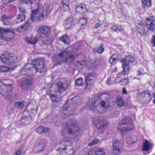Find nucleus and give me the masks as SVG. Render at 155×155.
I'll use <instances>...</instances> for the list:
<instances>
[{"label":"nucleus","mask_w":155,"mask_h":155,"mask_svg":"<svg viewBox=\"0 0 155 155\" xmlns=\"http://www.w3.org/2000/svg\"><path fill=\"white\" fill-rule=\"evenodd\" d=\"M75 57L71 52L67 49L62 50L55 57V62L58 64L64 63L69 64L73 63Z\"/></svg>","instance_id":"nucleus-1"},{"label":"nucleus","mask_w":155,"mask_h":155,"mask_svg":"<svg viewBox=\"0 0 155 155\" xmlns=\"http://www.w3.org/2000/svg\"><path fill=\"white\" fill-rule=\"evenodd\" d=\"M57 88L58 89V92L59 95L55 93V94H50V97L53 101L58 102L61 99V94L66 91L70 85V82L67 81L66 79L63 78L58 81L57 83Z\"/></svg>","instance_id":"nucleus-2"},{"label":"nucleus","mask_w":155,"mask_h":155,"mask_svg":"<svg viewBox=\"0 0 155 155\" xmlns=\"http://www.w3.org/2000/svg\"><path fill=\"white\" fill-rule=\"evenodd\" d=\"M45 61L43 59L38 58L35 59L31 64L32 68L28 66V65L25 66L21 71L22 72L31 70L34 69L36 72H38L40 73L45 72L47 71V67L45 65Z\"/></svg>","instance_id":"nucleus-3"},{"label":"nucleus","mask_w":155,"mask_h":155,"mask_svg":"<svg viewBox=\"0 0 155 155\" xmlns=\"http://www.w3.org/2000/svg\"><path fill=\"white\" fill-rule=\"evenodd\" d=\"M116 58V60L122 63V68L123 71L125 74H128L129 72V67L128 66L130 63H132L134 61V58L131 55L125 56L123 59L121 55L117 54H114V56Z\"/></svg>","instance_id":"nucleus-4"},{"label":"nucleus","mask_w":155,"mask_h":155,"mask_svg":"<svg viewBox=\"0 0 155 155\" xmlns=\"http://www.w3.org/2000/svg\"><path fill=\"white\" fill-rule=\"evenodd\" d=\"M50 11L48 9L42 10L39 8L32 11L31 17V20L35 21L37 20L43 21L49 15Z\"/></svg>","instance_id":"nucleus-5"},{"label":"nucleus","mask_w":155,"mask_h":155,"mask_svg":"<svg viewBox=\"0 0 155 155\" xmlns=\"http://www.w3.org/2000/svg\"><path fill=\"white\" fill-rule=\"evenodd\" d=\"M65 129L69 134H74L79 131V128L77 121L70 119L66 123Z\"/></svg>","instance_id":"nucleus-6"},{"label":"nucleus","mask_w":155,"mask_h":155,"mask_svg":"<svg viewBox=\"0 0 155 155\" xmlns=\"http://www.w3.org/2000/svg\"><path fill=\"white\" fill-rule=\"evenodd\" d=\"M120 125L122 129H118L124 134V131H127L133 129L134 127V125L133 124L132 120L129 117L123 118L120 123Z\"/></svg>","instance_id":"nucleus-7"},{"label":"nucleus","mask_w":155,"mask_h":155,"mask_svg":"<svg viewBox=\"0 0 155 155\" xmlns=\"http://www.w3.org/2000/svg\"><path fill=\"white\" fill-rule=\"evenodd\" d=\"M79 98L78 97L76 96L72 98L71 100H67L66 101V104H67L68 102H70V101H71L72 100H73L74 102L72 103H71L69 107H66L67 110L68 111H70V112L68 113V114H67L63 113L61 115L62 117H68V115L70 116L71 115H72L73 114L74 112L76 109V106H77L78 103V101H75L76 100H78Z\"/></svg>","instance_id":"nucleus-8"},{"label":"nucleus","mask_w":155,"mask_h":155,"mask_svg":"<svg viewBox=\"0 0 155 155\" xmlns=\"http://www.w3.org/2000/svg\"><path fill=\"white\" fill-rule=\"evenodd\" d=\"M97 77V74L93 72L85 75V83L86 84V87L87 89H89L91 87Z\"/></svg>","instance_id":"nucleus-9"},{"label":"nucleus","mask_w":155,"mask_h":155,"mask_svg":"<svg viewBox=\"0 0 155 155\" xmlns=\"http://www.w3.org/2000/svg\"><path fill=\"white\" fill-rule=\"evenodd\" d=\"M139 101L143 104L149 103L151 98L150 93L148 91H144L139 93Z\"/></svg>","instance_id":"nucleus-10"},{"label":"nucleus","mask_w":155,"mask_h":155,"mask_svg":"<svg viewBox=\"0 0 155 155\" xmlns=\"http://www.w3.org/2000/svg\"><path fill=\"white\" fill-rule=\"evenodd\" d=\"M123 144L119 140H116L113 144L111 153L112 155H117L122 151Z\"/></svg>","instance_id":"nucleus-11"},{"label":"nucleus","mask_w":155,"mask_h":155,"mask_svg":"<svg viewBox=\"0 0 155 155\" xmlns=\"http://www.w3.org/2000/svg\"><path fill=\"white\" fill-rule=\"evenodd\" d=\"M34 83L33 79L30 77L27 76L23 78L21 82L22 89H25L31 87Z\"/></svg>","instance_id":"nucleus-12"},{"label":"nucleus","mask_w":155,"mask_h":155,"mask_svg":"<svg viewBox=\"0 0 155 155\" xmlns=\"http://www.w3.org/2000/svg\"><path fill=\"white\" fill-rule=\"evenodd\" d=\"M11 54L9 53H5L0 57L1 61L4 63H6L11 66H15V62L13 59Z\"/></svg>","instance_id":"nucleus-13"},{"label":"nucleus","mask_w":155,"mask_h":155,"mask_svg":"<svg viewBox=\"0 0 155 155\" xmlns=\"http://www.w3.org/2000/svg\"><path fill=\"white\" fill-rule=\"evenodd\" d=\"M35 117L30 114L28 111L25 110L23 113L20 121L22 124L27 125L30 123Z\"/></svg>","instance_id":"nucleus-14"},{"label":"nucleus","mask_w":155,"mask_h":155,"mask_svg":"<svg viewBox=\"0 0 155 155\" xmlns=\"http://www.w3.org/2000/svg\"><path fill=\"white\" fill-rule=\"evenodd\" d=\"M38 109L36 103L34 100L30 101L26 107V109L30 112V114L35 116L37 113Z\"/></svg>","instance_id":"nucleus-15"},{"label":"nucleus","mask_w":155,"mask_h":155,"mask_svg":"<svg viewBox=\"0 0 155 155\" xmlns=\"http://www.w3.org/2000/svg\"><path fill=\"white\" fill-rule=\"evenodd\" d=\"M0 30H3L2 31V36L4 38H1V39L6 41H9L13 39L14 36V33L12 30L9 29H4L0 28Z\"/></svg>","instance_id":"nucleus-16"},{"label":"nucleus","mask_w":155,"mask_h":155,"mask_svg":"<svg viewBox=\"0 0 155 155\" xmlns=\"http://www.w3.org/2000/svg\"><path fill=\"white\" fill-rule=\"evenodd\" d=\"M37 32L40 34L48 37L51 34V30L50 27L48 25H42L38 28Z\"/></svg>","instance_id":"nucleus-17"},{"label":"nucleus","mask_w":155,"mask_h":155,"mask_svg":"<svg viewBox=\"0 0 155 155\" xmlns=\"http://www.w3.org/2000/svg\"><path fill=\"white\" fill-rule=\"evenodd\" d=\"M53 42V39L52 38L45 39L42 41L40 45L42 49L45 50L47 48L48 46L51 45Z\"/></svg>","instance_id":"nucleus-18"},{"label":"nucleus","mask_w":155,"mask_h":155,"mask_svg":"<svg viewBox=\"0 0 155 155\" xmlns=\"http://www.w3.org/2000/svg\"><path fill=\"white\" fill-rule=\"evenodd\" d=\"M46 141L44 139H40L38 141L36 144V149L38 151H42L46 145Z\"/></svg>","instance_id":"nucleus-19"},{"label":"nucleus","mask_w":155,"mask_h":155,"mask_svg":"<svg viewBox=\"0 0 155 155\" xmlns=\"http://www.w3.org/2000/svg\"><path fill=\"white\" fill-rule=\"evenodd\" d=\"M75 23V20L73 18L70 17L67 18L64 24V26L66 28L69 29L71 27L73 26Z\"/></svg>","instance_id":"nucleus-20"},{"label":"nucleus","mask_w":155,"mask_h":155,"mask_svg":"<svg viewBox=\"0 0 155 155\" xmlns=\"http://www.w3.org/2000/svg\"><path fill=\"white\" fill-rule=\"evenodd\" d=\"M77 12L80 14H83L87 11L85 5L84 4H81L77 5L75 8Z\"/></svg>","instance_id":"nucleus-21"},{"label":"nucleus","mask_w":155,"mask_h":155,"mask_svg":"<svg viewBox=\"0 0 155 155\" xmlns=\"http://www.w3.org/2000/svg\"><path fill=\"white\" fill-rule=\"evenodd\" d=\"M0 84H1L2 86L4 87L3 88L4 91L1 92L2 95L5 93V94H7L6 93L10 92L12 89V87L11 84H5L2 82H0Z\"/></svg>","instance_id":"nucleus-22"},{"label":"nucleus","mask_w":155,"mask_h":155,"mask_svg":"<svg viewBox=\"0 0 155 155\" xmlns=\"http://www.w3.org/2000/svg\"><path fill=\"white\" fill-rule=\"evenodd\" d=\"M88 155H105V152L102 150L98 149L95 151H91Z\"/></svg>","instance_id":"nucleus-23"},{"label":"nucleus","mask_w":155,"mask_h":155,"mask_svg":"<svg viewBox=\"0 0 155 155\" xmlns=\"http://www.w3.org/2000/svg\"><path fill=\"white\" fill-rule=\"evenodd\" d=\"M49 130V129L47 127L40 126L36 128L37 133L41 134L44 132H46Z\"/></svg>","instance_id":"nucleus-24"},{"label":"nucleus","mask_w":155,"mask_h":155,"mask_svg":"<svg viewBox=\"0 0 155 155\" xmlns=\"http://www.w3.org/2000/svg\"><path fill=\"white\" fill-rule=\"evenodd\" d=\"M144 25L140 24L137 27V30L138 33L141 35H144L146 34L144 28Z\"/></svg>","instance_id":"nucleus-25"},{"label":"nucleus","mask_w":155,"mask_h":155,"mask_svg":"<svg viewBox=\"0 0 155 155\" xmlns=\"http://www.w3.org/2000/svg\"><path fill=\"white\" fill-rule=\"evenodd\" d=\"M137 140V137L134 135L129 136L127 138V142L129 144H131L136 143Z\"/></svg>","instance_id":"nucleus-26"},{"label":"nucleus","mask_w":155,"mask_h":155,"mask_svg":"<svg viewBox=\"0 0 155 155\" xmlns=\"http://www.w3.org/2000/svg\"><path fill=\"white\" fill-rule=\"evenodd\" d=\"M108 96V95L107 94L103 93L100 94L99 98L101 100V101L100 102V104L101 106L102 107L105 108L106 107L105 102V101L103 100V98H106Z\"/></svg>","instance_id":"nucleus-27"},{"label":"nucleus","mask_w":155,"mask_h":155,"mask_svg":"<svg viewBox=\"0 0 155 155\" xmlns=\"http://www.w3.org/2000/svg\"><path fill=\"white\" fill-rule=\"evenodd\" d=\"M70 0H62L63 9L64 11H67L69 10V4Z\"/></svg>","instance_id":"nucleus-28"},{"label":"nucleus","mask_w":155,"mask_h":155,"mask_svg":"<svg viewBox=\"0 0 155 155\" xmlns=\"http://www.w3.org/2000/svg\"><path fill=\"white\" fill-rule=\"evenodd\" d=\"M25 11H23L22 14H18L16 17L17 23H20L24 21L25 18V15L24 14Z\"/></svg>","instance_id":"nucleus-29"},{"label":"nucleus","mask_w":155,"mask_h":155,"mask_svg":"<svg viewBox=\"0 0 155 155\" xmlns=\"http://www.w3.org/2000/svg\"><path fill=\"white\" fill-rule=\"evenodd\" d=\"M60 40L64 43L69 44L70 42L69 37L67 35H65L60 38Z\"/></svg>","instance_id":"nucleus-30"},{"label":"nucleus","mask_w":155,"mask_h":155,"mask_svg":"<svg viewBox=\"0 0 155 155\" xmlns=\"http://www.w3.org/2000/svg\"><path fill=\"white\" fill-rule=\"evenodd\" d=\"M30 23L28 21L26 22L24 24L18 28V31H22L27 29L29 26Z\"/></svg>","instance_id":"nucleus-31"},{"label":"nucleus","mask_w":155,"mask_h":155,"mask_svg":"<svg viewBox=\"0 0 155 155\" xmlns=\"http://www.w3.org/2000/svg\"><path fill=\"white\" fill-rule=\"evenodd\" d=\"M2 20L3 22V24L5 25H9L11 23V19L9 18L5 17V15H2Z\"/></svg>","instance_id":"nucleus-32"},{"label":"nucleus","mask_w":155,"mask_h":155,"mask_svg":"<svg viewBox=\"0 0 155 155\" xmlns=\"http://www.w3.org/2000/svg\"><path fill=\"white\" fill-rule=\"evenodd\" d=\"M15 68V66H12V68H10L5 66H2L0 67V72H4L8 71L10 69Z\"/></svg>","instance_id":"nucleus-33"},{"label":"nucleus","mask_w":155,"mask_h":155,"mask_svg":"<svg viewBox=\"0 0 155 155\" xmlns=\"http://www.w3.org/2000/svg\"><path fill=\"white\" fill-rule=\"evenodd\" d=\"M150 143L149 141L146 140L144 143L143 146V150L144 151H147L149 150Z\"/></svg>","instance_id":"nucleus-34"},{"label":"nucleus","mask_w":155,"mask_h":155,"mask_svg":"<svg viewBox=\"0 0 155 155\" xmlns=\"http://www.w3.org/2000/svg\"><path fill=\"white\" fill-rule=\"evenodd\" d=\"M116 103L118 107H120L124 103L123 99L121 97H118Z\"/></svg>","instance_id":"nucleus-35"},{"label":"nucleus","mask_w":155,"mask_h":155,"mask_svg":"<svg viewBox=\"0 0 155 155\" xmlns=\"http://www.w3.org/2000/svg\"><path fill=\"white\" fill-rule=\"evenodd\" d=\"M15 107L17 108H22L24 106L23 102H16L14 103Z\"/></svg>","instance_id":"nucleus-36"},{"label":"nucleus","mask_w":155,"mask_h":155,"mask_svg":"<svg viewBox=\"0 0 155 155\" xmlns=\"http://www.w3.org/2000/svg\"><path fill=\"white\" fill-rule=\"evenodd\" d=\"M38 41V37L36 36L31 38L29 41V42L31 44L35 45L37 42Z\"/></svg>","instance_id":"nucleus-37"},{"label":"nucleus","mask_w":155,"mask_h":155,"mask_svg":"<svg viewBox=\"0 0 155 155\" xmlns=\"http://www.w3.org/2000/svg\"><path fill=\"white\" fill-rule=\"evenodd\" d=\"M75 82L76 85L78 86H82L83 83L82 78H81L77 79L75 81Z\"/></svg>","instance_id":"nucleus-38"},{"label":"nucleus","mask_w":155,"mask_h":155,"mask_svg":"<svg viewBox=\"0 0 155 155\" xmlns=\"http://www.w3.org/2000/svg\"><path fill=\"white\" fill-rule=\"evenodd\" d=\"M107 124L106 123L101 124L100 127L98 128L99 132L102 133L103 132V130L107 127Z\"/></svg>","instance_id":"nucleus-39"},{"label":"nucleus","mask_w":155,"mask_h":155,"mask_svg":"<svg viewBox=\"0 0 155 155\" xmlns=\"http://www.w3.org/2000/svg\"><path fill=\"white\" fill-rule=\"evenodd\" d=\"M2 95L5 96V98L8 99L11 101H13L15 99V98L13 97V94L11 95L10 94H5V93L2 94Z\"/></svg>","instance_id":"nucleus-40"},{"label":"nucleus","mask_w":155,"mask_h":155,"mask_svg":"<svg viewBox=\"0 0 155 155\" xmlns=\"http://www.w3.org/2000/svg\"><path fill=\"white\" fill-rule=\"evenodd\" d=\"M129 79L128 78H124L122 80H120L119 82L121 83V84L123 85H125L128 83ZM118 82V81H117V83Z\"/></svg>","instance_id":"nucleus-41"},{"label":"nucleus","mask_w":155,"mask_h":155,"mask_svg":"<svg viewBox=\"0 0 155 155\" xmlns=\"http://www.w3.org/2000/svg\"><path fill=\"white\" fill-rule=\"evenodd\" d=\"M142 4L147 7H149L151 5V0H143L142 1Z\"/></svg>","instance_id":"nucleus-42"},{"label":"nucleus","mask_w":155,"mask_h":155,"mask_svg":"<svg viewBox=\"0 0 155 155\" xmlns=\"http://www.w3.org/2000/svg\"><path fill=\"white\" fill-rule=\"evenodd\" d=\"M104 50V48L102 46V44H101L98 48L96 49V52L101 54L103 53Z\"/></svg>","instance_id":"nucleus-43"},{"label":"nucleus","mask_w":155,"mask_h":155,"mask_svg":"<svg viewBox=\"0 0 155 155\" xmlns=\"http://www.w3.org/2000/svg\"><path fill=\"white\" fill-rule=\"evenodd\" d=\"M99 142V140L97 139H95L93 140L91 142L88 144V145L90 146L94 145L97 144Z\"/></svg>","instance_id":"nucleus-44"},{"label":"nucleus","mask_w":155,"mask_h":155,"mask_svg":"<svg viewBox=\"0 0 155 155\" xmlns=\"http://www.w3.org/2000/svg\"><path fill=\"white\" fill-rule=\"evenodd\" d=\"M114 56V54H113L109 58V62L111 64H112L115 61H117L116 58V57Z\"/></svg>","instance_id":"nucleus-45"},{"label":"nucleus","mask_w":155,"mask_h":155,"mask_svg":"<svg viewBox=\"0 0 155 155\" xmlns=\"http://www.w3.org/2000/svg\"><path fill=\"white\" fill-rule=\"evenodd\" d=\"M116 31H118L120 32H122L124 31V29L121 25H117Z\"/></svg>","instance_id":"nucleus-46"},{"label":"nucleus","mask_w":155,"mask_h":155,"mask_svg":"<svg viewBox=\"0 0 155 155\" xmlns=\"http://www.w3.org/2000/svg\"><path fill=\"white\" fill-rule=\"evenodd\" d=\"M154 24L152 22H151L150 24L148 29L150 31H153L154 30Z\"/></svg>","instance_id":"nucleus-47"},{"label":"nucleus","mask_w":155,"mask_h":155,"mask_svg":"<svg viewBox=\"0 0 155 155\" xmlns=\"http://www.w3.org/2000/svg\"><path fill=\"white\" fill-rule=\"evenodd\" d=\"M79 22L81 24V25H83L86 23V20L83 18H81L79 20Z\"/></svg>","instance_id":"nucleus-48"},{"label":"nucleus","mask_w":155,"mask_h":155,"mask_svg":"<svg viewBox=\"0 0 155 155\" xmlns=\"http://www.w3.org/2000/svg\"><path fill=\"white\" fill-rule=\"evenodd\" d=\"M15 155H24V154L21 150H19L16 152Z\"/></svg>","instance_id":"nucleus-49"},{"label":"nucleus","mask_w":155,"mask_h":155,"mask_svg":"<svg viewBox=\"0 0 155 155\" xmlns=\"http://www.w3.org/2000/svg\"><path fill=\"white\" fill-rule=\"evenodd\" d=\"M152 46H155V35L153 36L152 38Z\"/></svg>","instance_id":"nucleus-50"},{"label":"nucleus","mask_w":155,"mask_h":155,"mask_svg":"<svg viewBox=\"0 0 155 155\" xmlns=\"http://www.w3.org/2000/svg\"><path fill=\"white\" fill-rule=\"evenodd\" d=\"M101 25V24L98 22L96 23L95 25V27L96 28H98L100 27Z\"/></svg>","instance_id":"nucleus-51"},{"label":"nucleus","mask_w":155,"mask_h":155,"mask_svg":"<svg viewBox=\"0 0 155 155\" xmlns=\"http://www.w3.org/2000/svg\"><path fill=\"white\" fill-rule=\"evenodd\" d=\"M117 25H113L111 28V29L114 31H116Z\"/></svg>","instance_id":"nucleus-52"},{"label":"nucleus","mask_w":155,"mask_h":155,"mask_svg":"<svg viewBox=\"0 0 155 155\" xmlns=\"http://www.w3.org/2000/svg\"><path fill=\"white\" fill-rule=\"evenodd\" d=\"M127 91L125 87H123L122 89V93L123 94H126L127 93Z\"/></svg>","instance_id":"nucleus-53"},{"label":"nucleus","mask_w":155,"mask_h":155,"mask_svg":"<svg viewBox=\"0 0 155 155\" xmlns=\"http://www.w3.org/2000/svg\"><path fill=\"white\" fill-rule=\"evenodd\" d=\"M3 31V30H0V39H1V38H3V36H2V35H3V34L2 33V31Z\"/></svg>","instance_id":"nucleus-54"},{"label":"nucleus","mask_w":155,"mask_h":155,"mask_svg":"<svg viewBox=\"0 0 155 155\" xmlns=\"http://www.w3.org/2000/svg\"><path fill=\"white\" fill-rule=\"evenodd\" d=\"M148 22H150V23L151 22H152V21L149 18H147L145 20V22L146 23H148Z\"/></svg>","instance_id":"nucleus-55"},{"label":"nucleus","mask_w":155,"mask_h":155,"mask_svg":"<svg viewBox=\"0 0 155 155\" xmlns=\"http://www.w3.org/2000/svg\"><path fill=\"white\" fill-rule=\"evenodd\" d=\"M13 97L14 96V97L15 98V99L17 98V97H18V94L16 93L15 94H13Z\"/></svg>","instance_id":"nucleus-56"},{"label":"nucleus","mask_w":155,"mask_h":155,"mask_svg":"<svg viewBox=\"0 0 155 155\" xmlns=\"http://www.w3.org/2000/svg\"><path fill=\"white\" fill-rule=\"evenodd\" d=\"M66 149V147H65L64 148H59L58 150H65Z\"/></svg>","instance_id":"nucleus-57"},{"label":"nucleus","mask_w":155,"mask_h":155,"mask_svg":"<svg viewBox=\"0 0 155 155\" xmlns=\"http://www.w3.org/2000/svg\"><path fill=\"white\" fill-rule=\"evenodd\" d=\"M153 96L155 99V94L154 93L153 94Z\"/></svg>","instance_id":"nucleus-58"},{"label":"nucleus","mask_w":155,"mask_h":155,"mask_svg":"<svg viewBox=\"0 0 155 155\" xmlns=\"http://www.w3.org/2000/svg\"><path fill=\"white\" fill-rule=\"evenodd\" d=\"M153 32L155 33V27H154V30L153 31Z\"/></svg>","instance_id":"nucleus-59"},{"label":"nucleus","mask_w":155,"mask_h":155,"mask_svg":"<svg viewBox=\"0 0 155 155\" xmlns=\"http://www.w3.org/2000/svg\"><path fill=\"white\" fill-rule=\"evenodd\" d=\"M119 78V77H117L116 78L115 81H116L117 79Z\"/></svg>","instance_id":"nucleus-60"},{"label":"nucleus","mask_w":155,"mask_h":155,"mask_svg":"<svg viewBox=\"0 0 155 155\" xmlns=\"http://www.w3.org/2000/svg\"><path fill=\"white\" fill-rule=\"evenodd\" d=\"M23 11H24V10H20V11L21 12V13L20 14H22V12H23Z\"/></svg>","instance_id":"nucleus-61"},{"label":"nucleus","mask_w":155,"mask_h":155,"mask_svg":"<svg viewBox=\"0 0 155 155\" xmlns=\"http://www.w3.org/2000/svg\"><path fill=\"white\" fill-rule=\"evenodd\" d=\"M153 102L155 104V99L153 101Z\"/></svg>","instance_id":"nucleus-62"},{"label":"nucleus","mask_w":155,"mask_h":155,"mask_svg":"<svg viewBox=\"0 0 155 155\" xmlns=\"http://www.w3.org/2000/svg\"><path fill=\"white\" fill-rule=\"evenodd\" d=\"M80 65H82V64L81 63H80Z\"/></svg>","instance_id":"nucleus-63"},{"label":"nucleus","mask_w":155,"mask_h":155,"mask_svg":"<svg viewBox=\"0 0 155 155\" xmlns=\"http://www.w3.org/2000/svg\"><path fill=\"white\" fill-rule=\"evenodd\" d=\"M78 63H79V61H78Z\"/></svg>","instance_id":"nucleus-64"}]
</instances>
